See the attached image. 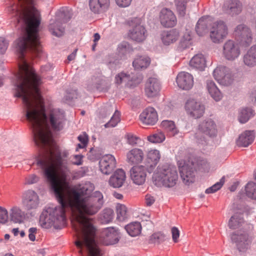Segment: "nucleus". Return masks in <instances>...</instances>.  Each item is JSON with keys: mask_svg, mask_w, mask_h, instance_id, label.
<instances>
[{"mask_svg": "<svg viewBox=\"0 0 256 256\" xmlns=\"http://www.w3.org/2000/svg\"><path fill=\"white\" fill-rule=\"evenodd\" d=\"M20 90L27 107L26 116L32 125L34 142L42 149L36 158L37 165L42 170L46 179L47 170L53 174L58 186L62 188L66 206L69 209L76 208L78 212L76 216L78 226L74 225V227L78 235L75 244L79 252L82 254L84 248L89 256H102L100 250L95 246L96 229L92 220L84 214L94 215L98 212L104 204L103 196L100 192H96L92 196L82 198L92 192V187L90 184H86L78 190H66L69 183L66 172H62L60 177L58 175V171L62 170L64 167L63 156L66 157V154H64L62 156L60 150L52 145V134L47 124L45 107L42 101L40 90H17V98L22 96Z\"/></svg>", "mask_w": 256, "mask_h": 256, "instance_id": "obj_1", "label": "nucleus"}, {"mask_svg": "<svg viewBox=\"0 0 256 256\" xmlns=\"http://www.w3.org/2000/svg\"><path fill=\"white\" fill-rule=\"evenodd\" d=\"M32 0H17V16L26 25L25 34L17 43V56L22 62H26L25 54L28 50L39 54L41 51L38 36V28L41 18L40 14L32 6Z\"/></svg>", "mask_w": 256, "mask_h": 256, "instance_id": "obj_2", "label": "nucleus"}, {"mask_svg": "<svg viewBox=\"0 0 256 256\" xmlns=\"http://www.w3.org/2000/svg\"><path fill=\"white\" fill-rule=\"evenodd\" d=\"M46 180L50 184L51 190L60 204L54 208L48 207L44 210L40 217V224L44 228L54 226L56 229H61L66 224V212L69 209L66 204L62 188L58 186L54 176L49 171L46 172Z\"/></svg>", "mask_w": 256, "mask_h": 256, "instance_id": "obj_3", "label": "nucleus"}, {"mask_svg": "<svg viewBox=\"0 0 256 256\" xmlns=\"http://www.w3.org/2000/svg\"><path fill=\"white\" fill-rule=\"evenodd\" d=\"M206 163L204 160L196 158H190L188 160H178V165L183 182L186 185L194 182L196 170H200Z\"/></svg>", "mask_w": 256, "mask_h": 256, "instance_id": "obj_4", "label": "nucleus"}, {"mask_svg": "<svg viewBox=\"0 0 256 256\" xmlns=\"http://www.w3.org/2000/svg\"><path fill=\"white\" fill-rule=\"evenodd\" d=\"M153 182L158 186L172 188L177 183L178 174L176 168L169 165L159 166L154 174Z\"/></svg>", "mask_w": 256, "mask_h": 256, "instance_id": "obj_5", "label": "nucleus"}, {"mask_svg": "<svg viewBox=\"0 0 256 256\" xmlns=\"http://www.w3.org/2000/svg\"><path fill=\"white\" fill-rule=\"evenodd\" d=\"M56 16V20L50 21L48 30L52 35L59 37L62 36L64 32V28L62 26V24L70 20L72 14L68 8H62L57 12Z\"/></svg>", "mask_w": 256, "mask_h": 256, "instance_id": "obj_6", "label": "nucleus"}, {"mask_svg": "<svg viewBox=\"0 0 256 256\" xmlns=\"http://www.w3.org/2000/svg\"><path fill=\"white\" fill-rule=\"evenodd\" d=\"M218 130L215 122L211 118H206L201 122L198 128L195 138L198 143L202 144L206 142L204 136L210 138L216 136Z\"/></svg>", "mask_w": 256, "mask_h": 256, "instance_id": "obj_7", "label": "nucleus"}, {"mask_svg": "<svg viewBox=\"0 0 256 256\" xmlns=\"http://www.w3.org/2000/svg\"><path fill=\"white\" fill-rule=\"evenodd\" d=\"M228 34V28L226 22L222 20L214 22L210 30V38L214 43L218 44L224 39Z\"/></svg>", "mask_w": 256, "mask_h": 256, "instance_id": "obj_8", "label": "nucleus"}, {"mask_svg": "<svg viewBox=\"0 0 256 256\" xmlns=\"http://www.w3.org/2000/svg\"><path fill=\"white\" fill-rule=\"evenodd\" d=\"M141 20L138 18H132L129 24L132 28L129 30L128 36L132 40L137 42L144 41L146 37V30L141 24Z\"/></svg>", "mask_w": 256, "mask_h": 256, "instance_id": "obj_9", "label": "nucleus"}, {"mask_svg": "<svg viewBox=\"0 0 256 256\" xmlns=\"http://www.w3.org/2000/svg\"><path fill=\"white\" fill-rule=\"evenodd\" d=\"M48 120L54 130L60 131L64 128L66 122L64 112L59 109L53 110L48 115Z\"/></svg>", "mask_w": 256, "mask_h": 256, "instance_id": "obj_10", "label": "nucleus"}, {"mask_svg": "<svg viewBox=\"0 0 256 256\" xmlns=\"http://www.w3.org/2000/svg\"><path fill=\"white\" fill-rule=\"evenodd\" d=\"M185 109L189 116L194 118H198L204 114L205 106L200 102L194 99H189L185 104Z\"/></svg>", "mask_w": 256, "mask_h": 256, "instance_id": "obj_11", "label": "nucleus"}, {"mask_svg": "<svg viewBox=\"0 0 256 256\" xmlns=\"http://www.w3.org/2000/svg\"><path fill=\"white\" fill-rule=\"evenodd\" d=\"M234 34L237 41L244 46H248L252 42V37L249 28L244 24H240L236 28Z\"/></svg>", "mask_w": 256, "mask_h": 256, "instance_id": "obj_12", "label": "nucleus"}, {"mask_svg": "<svg viewBox=\"0 0 256 256\" xmlns=\"http://www.w3.org/2000/svg\"><path fill=\"white\" fill-rule=\"evenodd\" d=\"M240 53V47L232 40H228L223 46V54L228 60H234L238 58Z\"/></svg>", "mask_w": 256, "mask_h": 256, "instance_id": "obj_13", "label": "nucleus"}, {"mask_svg": "<svg viewBox=\"0 0 256 256\" xmlns=\"http://www.w3.org/2000/svg\"><path fill=\"white\" fill-rule=\"evenodd\" d=\"M146 176L147 170L144 166H134L130 170L131 180L136 184H143L146 182Z\"/></svg>", "mask_w": 256, "mask_h": 256, "instance_id": "obj_14", "label": "nucleus"}, {"mask_svg": "<svg viewBox=\"0 0 256 256\" xmlns=\"http://www.w3.org/2000/svg\"><path fill=\"white\" fill-rule=\"evenodd\" d=\"M176 82L180 88L184 90H189L194 86V77L188 72H181L176 76Z\"/></svg>", "mask_w": 256, "mask_h": 256, "instance_id": "obj_15", "label": "nucleus"}, {"mask_svg": "<svg viewBox=\"0 0 256 256\" xmlns=\"http://www.w3.org/2000/svg\"><path fill=\"white\" fill-rule=\"evenodd\" d=\"M116 160L114 156L108 154L104 156L99 162L100 169L105 174H111L116 167Z\"/></svg>", "mask_w": 256, "mask_h": 256, "instance_id": "obj_16", "label": "nucleus"}, {"mask_svg": "<svg viewBox=\"0 0 256 256\" xmlns=\"http://www.w3.org/2000/svg\"><path fill=\"white\" fill-rule=\"evenodd\" d=\"M140 119L144 124L154 126L158 120V114L154 108L149 106L145 108L140 114Z\"/></svg>", "mask_w": 256, "mask_h": 256, "instance_id": "obj_17", "label": "nucleus"}, {"mask_svg": "<svg viewBox=\"0 0 256 256\" xmlns=\"http://www.w3.org/2000/svg\"><path fill=\"white\" fill-rule=\"evenodd\" d=\"M160 19L161 24L164 27L172 28L176 24V18L173 12L166 8L162 10Z\"/></svg>", "mask_w": 256, "mask_h": 256, "instance_id": "obj_18", "label": "nucleus"}, {"mask_svg": "<svg viewBox=\"0 0 256 256\" xmlns=\"http://www.w3.org/2000/svg\"><path fill=\"white\" fill-rule=\"evenodd\" d=\"M232 241L236 244L238 250L240 252H245L250 243V239L246 233H244L238 235L235 233L232 234Z\"/></svg>", "mask_w": 256, "mask_h": 256, "instance_id": "obj_19", "label": "nucleus"}, {"mask_svg": "<svg viewBox=\"0 0 256 256\" xmlns=\"http://www.w3.org/2000/svg\"><path fill=\"white\" fill-rule=\"evenodd\" d=\"M213 76L214 79L220 84H230L232 81L228 70L224 66L216 67L213 72Z\"/></svg>", "mask_w": 256, "mask_h": 256, "instance_id": "obj_20", "label": "nucleus"}, {"mask_svg": "<svg viewBox=\"0 0 256 256\" xmlns=\"http://www.w3.org/2000/svg\"><path fill=\"white\" fill-rule=\"evenodd\" d=\"M144 90L148 97L156 96L160 91V84L158 79L154 78H149L146 84Z\"/></svg>", "mask_w": 256, "mask_h": 256, "instance_id": "obj_21", "label": "nucleus"}, {"mask_svg": "<svg viewBox=\"0 0 256 256\" xmlns=\"http://www.w3.org/2000/svg\"><path fill=\"white\" fill-rule=\"evenodd\" d=\"M23 203L28 209L36 208L39 204L38 196L34 190H28L24 194Z\"/></svg>", "mask_w": 256, "mask_h": 256, "instance_id": "obj_22", "label": "nucleus"}, {"mask_svg": "<svg viewBox=\"0 0 256 256\" xmlns=\"http://www.w3.org/2000/svg\"><path fill=\"white\" fill-rule=\"evenodd\" d=\"M110 6V0H89L90 8L95 14L106 12Z\"/></svg>", "mask_w": 256, "mask_h": 256, "instance_id": "obj_23", "label": "nucleus"}, {"mask_svg": "<svg viewBox=\"0 0 256 256\" xmlns=\"http://www.w3.org/2000/svg\"><path fill=\"white\" fill-rule=\"evenodd\" d=\"M160 152L157 150H148L146 154V164L150 172L153 170L154 168L160 161Z\"/></svg>", "mask_w": 256, "mask_h": 256, "instance_id": "obj_24", "label": "nucleus"}, {"mask_svg": "<svg viewBox=\"0 0 256 256\" xmlns=\"http://www.w3.org/2000/svg\"><path fill=\"white\" fill-rule=\"evenodd\" d=\"M126 162L130 164L142 162L144 158L143 150L138 148H133L126 153Z\"/></svg>", "mask_w": 256, "mask_h": 256, "instance_id": "obj_25", "label": "nucleus"}, {"mask_svg": "<svg viewBox=\"0 0 256 256\" xmlns=\"http://www.w3.org/2000/svg\"><path fill=\"white\" fill-rule=\"evenodd\" d=\"M126 178L124 171L122 169H118L110 176L108 181L109 184L113 188H120L123 185Z\"/></svg>", "mask_w": 256, "mask_h": 256, "instance_id": "obj_26", "label": "nucleus"}, {"mask_svg": "<svg viewBox=\"0 0 256 256\" xmlns=\"http://www.w3.org/2000/svg\"><path fill=\"white\" fill-rule=\"evenodd\" d=\"M179 36L178 32L175 29L163 31L160 34L162 41L166 46L175 42L178 40Z\"/></svg>", "mask_w": 256, "mask_h": 256, "instance_id": "obj_27", "label": "nucleus"}, {"mask_svg": "<svg viewBox=\"0 0 256 256\" xmlns=\"http://www.w3.org/2000/svg\"><path fill=\"white\" fill-rule=\"evenodd\" d=\"M254 138V130H246L239 136L236 144L238 146L247 147L252 143Z\"/></svg>", "mask_w": 256, "mask_h": 256, "instance_id": "obj_28", "label": "nucleus"}, {"mask_svg": "<svg viewBox=\"0 0 256 256\" xmlns=\"http://www.w3.org/2000/svg\"><path fill=\"white\" fill-rule=\"evenodd\" d=\"M246 225H248V224L244 221L241 213H235L231 216L228 224L229 228L232 230L244 229V227Z\"/></svg>", "mask_w": 256, "mask_h": 256, "instance_id": "obj_29", "label": "nucleus"}, {"mask_svg": "<svg viewBox=\"0 0 256 256\" xmlns=\"http://www.w3.org/2000/svg\"><path fill=\"white\" fill-rule=\"evenodd\" d=\"M190 66L196 69L203 70L206 66V60L202 54L194 55L190 62Z\"/></svg>", "mask_w": 256, "mask_h": 256, "instance_id": "obj_30", "label": "nucleus"}, {"mask_svg": "<svg viewBox=\"0 0 256 256\" xmlns=\"http://www.w3.org/2000/svg\"><path fill=\"white\" fill-rule=\"evenodd\" d=\"M228 13L231 15L238 14L242 11V5L239 0H228L224 4Z\"/></svg>", "mask_w": 256, "mask_h": 256, "instance_id": "obj_31", "label": "nucleus"}, {"mask_svg": "<svg viewBox=\"0 0 256 256\" xmlns=\"http://www.w3.org/2000/svg\"><path fill=\"white\" fill-rule=\"evenodd\" d=\"M246 65L252 67L256 65V46H252L243 58Z\"/></svg>", "mask_w": 256, "mask_h": 256, "instance_id": "obj_32", "label": "nucleus"}, {"mask_svg": "<svg viewBox=\"0 0 256 256\" xmlns=\"http://www.w3.org/2000/svg\"><path fill=\"white\" fill-rule=\"evenodd\" d=\"M206 88L211 96L216 101L220 100L222 95L215 83L212 80L206 82Z\"/></svg>", "mask_w": 256, "mask_h": 256, "instance_id": "obj_33", "label": "nucleus"}, {"mask_svg": "<svg viewBox=\"0 0 256 256\" xmlns=\"http://www.w3.org/2000/svg\"><path fill=\"white\" fill-rule=\"evenodd\" d=\"M150 60L148 56H138L132 62V66L136 70L146 68L150 64Z\"/></svg>", "mask_w": 256, "mask_h": 256, "instance_id": "obj_34", "label": "nucleus"}, {"mask_svg": "<svg viewBox=\"0 0 256 256\" xmlns=\"http://www.w3.org/2000/svg\"><path fill=\"white\" fill-rule=\"evenodd\" d=\"M209 23L208 16H202L197 22L196 31L200 36H202L208 32V26Z\"/></svg>", "mask_w": 256, "mask_h": 256, "instance_id": "obj_35", "label": "nucleus"}, {"mask_svg": "<svg viewBox=\"0 0 256 256\" xmlns=\"http://www.w3.org/2000/svg\"><path fill=\"white\" fill-rule=\"evenodd\" d=\"M125 229L130 236L134 237L140 234L142 226L139 222H134L126 226Z\"/></svg>", "mask_w": 256, "mask_h": 256, "instance_id": "obj_36", "label": "nucleus"}, {"mask_svg": "<svg viewBox=\"0 0 256 256\" xmlns=\"http://www.w3.org/2000/svg\"><path fill=\"white\" fill-rule=\"evenodd\" d=\"M166 240V236L161 232H157L152 234L148 238L150 244H160Z\"/></svg>", "mask_w": 256, "mask_h": 256, "instance_id": "obj_37", "label": "nucleus"}, {"mask_svg": "<svg viewBox=\"0 0 256 256\" xmlns=\"http://www.w3.org/2000/svg\"><path fill=\"white\" fill-rule=\"evenodd\" d=\"M160 126L170 135L174 136L178 133L175 124L172 120H164L161 122Z\"/></svg>", "mask_w": 256, "mask_h": 256, "instance_id": "obj_38", "label": "nucleus"}, {"mask_svg": "<svg viewBox=\"0 0 256 256\" xmlns=\"http://www.w3.org/2000/svg\"><path fill=\"white\" fill-rule=\"evenodd\" d=\"M254 111L250 108H245L242 109L240 114L239 121L240 123H246L253 116Z\"/></svg>", "mask_w": 256, "mask_h": 256, "instance_id": "obj_39", "label": "nucleus"}, {"mask_svg": "<svg viewBox=\"0 0 256 256\" xmlns=\"http://www.w3.org/2000/svg\"><path fill=\"white\" fill-rule=\"evenodd\" d=\"M245 191L246 196L252 199L256 200V183L248 182L245 186Z\"/></svg>", "mask_w": 256, "mask_h": 256, "instance_id": "obj_40", "label": "nucleus"}, {"mask_svg": "<svg viewBox=\"0 0 256 256\" xmlns=\"http://www.w3.org/2000/svg\"><path fill=\"white\" fill-rule=\"evenodd\" d=\"M117 219L120 221H124L127 216V208L125 205L118 204L116 206Z\"/></svg>", "mask_w": 256, "mask_h": 256, "instance_id": "obj_41", "label": "nucleus"}, {"mask_svg": "<svg viewBox=\"0 0 256 256\" xmlns=\"http://www.w3.org/2000/svg\"><path fill=\"white\" fill-rule=\"evenodd\" d=\"M131 79L130 75L124 72L118 73L114 78V83L118 86L124 82L130 81Z\"/></svg>", "mask_w": 256, "mask_h": 256, "instance_id": "obj_42", "label": "nucleus"}, {"mask_svg": "<svg viewBox=\"0 0 256 256\" xmlns=\"http://www.w3.org/2000/svg\"><path fill=\"white\" fill-rule=\"evenodd\" d=\"M120 121V112L116 110L110 120L104 124L106 128L115 127Z\"/></svg>", "mask_w": 256, "mask_h": 256, "instance_id": "obj_43", "label": "nucleus"}, {"mask_svg": "<svg viewBox=\"0 0 256 256\" xmlns=\"http://www.w3.org/2000/svg\"><path fill=\"white\" fill-rule=\"evenodd\" d=\"M118 50L120 54L126 55L131 53L133 49L128 42H123L118 45Z\"/></svg>", "mask_w": 256, "mask_h": 256, "instance_id": "obj_44", "label": "nucleus"}, {"mask_svg": "<svg viewBox=\"0 0 256 256\" xmlns=\"http://www.w3.org/2000/svg\"><path fill=\"white\" fill-rule=\"evenodd\" d=\"M113 216V210L110 208H106L103 210L100 218L102 222L108 224L112 220Z\"/></svg>", "mask_w": 256, "mask_h": 256, "instance_id": "obj_45", "label": "nucleus"}, {"mask_svg": "<svg viewBox=\"0 0 256 256\" xmlns=\"http://www.w3.org/2000/svg\"><path fill=\"white\" fill-rule=\"evenodd\" d=\"M165 138V136L162 132H158L148 136V140L152 143L162 142Z\"/></svg>", "mask_w": 256, "mask_h": 256, "instance_id": "obj_46", "label": "nucleus"}, {"mask_svg": "<svg viewBox=\"0 0 256 256\" xmlns=\"http://www.w3.org/2000/svg\"><path fill=\"white\" fill-rule=\"evenodd\" d=\"M188 0H175V4L178 14L184 16L186 14V4Z\"/></svg>", "mask_w": 256, "mask_h": 256, "instance_id": "obj_47", "label": "nucleus"}, {"mask_svg": "<svg viewBox=\"0 0 256 256\" xmlns=\"http://www.w3.org/2000/svg\"><path fill=\"white\" fill-rule=\"evenodd\" d=\"M124 138L126 140V142L132 146H136L138 141L140 140L139 137L134 135L132 133L126 134Z\"/></svg>", "mask_w": 256, "mask_h": 256, "instance_id": "obj_48", "label": "nucleus"}, {"mask_svg": "<svg viewBox=\"0 0 256 256\" xmlns=\"http://www.w3.org/2000/svg\"><path fill=\"white\" fill-rule=\"evenodd\" d=\"M224 182V178L222 177L220 182H217L214 184L211 187L207 188L206 190V194H212L216 192L219 190L223 186Z\"/></svg>", "mask_w": 256, "mask_h": 256, "instance_id": "obj_49", "label": "nucleus"}, {"mask_svg": "<svg viewBox=\"0 0 256 256\" xmlns=\"http://www.w3.org/2000/svg\"><path fill=\"white\" fill-rule=\"evenodd\" d=\"M78 140L80 142V144H78L76 149L83 148L87 146L88 140V137L86 132H83L82 134H80L78 136Z\"/></svg>", "mask_w": 256, "mask_h": 256, "instance_id": "obj_50", "label": "nucleus"}, {"mask_svg": "<svg viewBox=\"0 0 256 256\" xmlns=\"http://www.w3.org/2000/svg\"><path fill=\"white\" fill-rule=\"evenodd\" d=\"M7 10L8 14L12 17H14L16 16L15 0H7Z\"/></svg>", "mask_w": 256, "mask_h": 256, "instance_id": "obj_51", "label": "nucleus"}, {"mask_svg": "<svg viewBox=\"0 0 256 256\" xmlns=\"http://www.w3.org/2000/svg\"><path fill=\"white\" fill-rule=\"evenodd\" d=\"M8 46V42L4 37H0V55L6 52Z\"/></svg>", "mask_w": 256, "mask_h": 256, "instance_id": "obj_52", "label": "nucleus"}, {"mask_svg": "<svg viewBox=\"0 0 256 256\" xmlns=\"http://www.w3.org/2000/svg\"><path fill=\"white\" fill-rule=\"evenodd\" d=\"M8 220V214L7 210L0 206V223L4 224Z\"/></svg>", "mask_w": 256, "mask_h": 256, "instance_id": "obj_53", "label": "nucleus"}, {"mask_svg": "<svg viewBox=\"0 0 256 256\" xmlns=\"http://www.w3.org/2000/svg\"><path fill=\"white\" fill-rule=\"evenodd\" d=\"M171 232L172 240L175 243L178 242V238L180 237V231L177 228L174 226L171 229Z\"/></svg>", "mask_w": 256, "mask_h": 256, "instance_id": "obj_54", "label": "nucleus"}, {"mask_svg": "<svg viewBox=\"0 0 256 256\" xmlns=\"http://www.w3.org/2000/svg\"><path fill=\"white\" fill-rule=\"evenodd\" d=\"M39 178L35 174H32L26 178V182L28 184H31L36 183L38 181Z\"/></svg>", "mask_w": 256, "mask_h": 256, "instance_id": "obj_55", "label": "nucleus"}, {"mask_svg": "<svg viewBox=\"0 0 256 256\" xmlns=\"http://www.w3.org/2000/svg\"><path fill=\"white\" fill-rule=\"evenodd\" d=\"M115 1L120 7L125 8L130 4L132 0H115Z\"/></svg>", "mask_w": 256, "mask_h": 256, "instance_id": "obj_56", "label": "nucleus"}, {"mask_svg": "<svg viewBox=\"0 0 256 256\" xmlns=\"http://www.w3.org/2000/svg\"><path fill=\"white\" fill-rule=\"evenodd\" d=\"M83 156L81 154H76L74 156V161L72 162V164L74 165L80 166L82 164L83 160Z\"/></svg>", "mask_w": 256, "mask_h": 256, "instance_id": "obj_57", "label": "nucleus"}, {"mask_svg": "<svg viewBox=\"0 0 256 256\" xmlns=\"http://www.w3.org/2000/svg\"><path fill=\"white\" fill-rule=\"evenodd\" d=\"M37 229L36 228H30L28 230V238L31 241H34L36 240L35 234L36 233Z\"/></svg>", "mask_w": 256, "mask_h": 256, "instance_id": "obj_58", "label": "nucleus"}, {"mask_svg": "<svg viewBox=\"0 0 256 256\" xmlns=\"http://www.w3.org/2000/svg\"><path fill=\"white\" fill-rule=\"evenodd\" d=\"M190 45V38H189L188 40H182L180 43V47L182 49L186 48Z\"/></svg>", "mask_w": 256, "mask_h": 256, "instance_id": "obj_59", "label": "nucleus"}, {"mask_svg": "<svg viewBox=\"0 0 256 256\" xmlns=\"http://www.w3.org/2000/svg\"><path fill=\"white\" fill-rule=\"evenodd\" d=\"M145 200L146 204L147 206H152L155 201L154 198L149 194H146V196Z\"/></svg>", "mask_w": 256, "mask_h": 256, "instance_id": "obj_60", "label": "nucleus"}, {"mask_svg": "<svg viewBox=\"0 0 256 256\" xmlns=\"http://www.w3.org/2000/svg\"><path fill=\"white\" fill-rule=\"evenodd\" d=\"M24 218V214L20 210H17V222L20 223L23 222Z\"/></svg>", "mask_w": 256, "mask_h": 256, "instance_id": "obj_61", "label": "nucleus"}, {"mask_svg": "<svg viewBox=\"0 0 256 256\" xmlns=\"http://www.w3.org/2000/svg\"><path fill=\"white\" fill-rule=\"evenodd\" d=\"M10 216L11 220L14 222H16V208L14 207L11 209Z\"/></svg>", "mask_w": 256, "mask_h": 256, "instance_id": "obj_62", "label": "nucleus"}, {"mask_svg": "<svg viewBox=\"0 0 256 256\" xmlns=\"http://www.w3.org/2000/svg\"><path fill=\"white\" fill-rule=\"evenodd\" d=\"M77 50V49L74 50L71 54L68 56V60L69 62L74 60L75 58Z\"/></svg>", "mask_w": 256, "mask_h": 256, "instance_id": "obj_63", "label": "nucleus"}, {"mask_svg": "<svg viewBox=\"0 0 256 256\" xmlns=\"http://www.w3.org/2000/svg\"><path fill=\"white\" fill-rule=\"evenodd\" d=\"M94 42H97L100 39V36L98 33H96L94 36Z\"/></svg>", "mask_w": 256, "mask_h": 256, "instance_id": "obj_64", "label": "nucleus"}]
</instances>
